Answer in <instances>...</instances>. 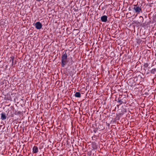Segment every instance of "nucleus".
<instances>
[{
  "instance_id": "9b49d317",
  "label": "nucleus",
  "mask_w": 156,
  "mask_h": 156,
  "mask_svg": "<svg viewBox=\"0 0 156 156\" xmlns=\"http://www.w3.org/2000/svg\"><path fill=\"white\" fill-rule=\"evenodd\" d=\"M11 59L12 60V64L13 65V63L14 58L13 57H11Z\"/></svg>"
},
{
  "instance_id": "39448f33",
  "label": "nucleus",
  "mask_w": 156,
  "mask_h": 156,
  "mask_svg": "<svg viewBox=\"0 0 156 156\" xmlns=\"http://www.w3.org/2000/svg\"><path fill=\"white\" fill-rule=\"evenodd\" d=\"M1 119L2 120H5L6 119V116L5 112H2L1 114Z\"/></svg>"
},
{
  "instance_id": "f257e3e1",
  "label": "nucleus",
  "mask_w": 156,
  "mask_h": 156,
  "mask_svg": "<svg viewBox=\"0 0 156 156\" xmlns=\"http://www.w3.org/2000/svg\"><path fill=\"white\" fill-rule=\"evenodd\" d=\"M66 51V50L64 51L61 56V66L62 67H64L66 65H67L69 62Z\"/></svg>"
},
{
  "instance_id": "ddd939ff",
  "label": "nucleus",
  "mask_w": 156,
  "mask_h": 156,
  "mask_svg": "<svg viewBox=\"0 0 156 156\" xmlns=\"http://www.w3.org/2000/svg\"><path fill=\"white\" fill-rule=\"evenodd\" d=\"M140 17L142 18H143V17L142 16H140Z\"/></svg>"
},
{
  "instance_id": "1a4fd4ad",
  "label": "nucleus",
  "mask_w": 156,
  "mask_h": 156,
  "mask_svg": "<svg viewBox=\"0 0 156 156\" xmlns=\"http://www.w3.org/2000/svg\"><path fill=\"white\" fill-rule=\"evenodd\" d=\"M149 66V64L147 63H145L144 65V66L145 68H147Z\"/></svg>"
},
{
  "instance_id": "f8f14e48",
  "label": "nucleus",
  "mask_w": 156,
  "mask_h": 156,
  "mask_svg": "<svg viewBox=\"0 0 156 156\" xmlns=\"http://www.w3.org/2000/svg\"><path fill=\"white\" fill-rule=\"evenodd\" d=\"M96 131H97V130H96V129H95L94 130V133H96Z\"/></svg>"
},
{
  "instance_id": "20e7f679",
  "label": "nucleus",
  "mask_w": 156,
  "mask_h": 156,
  "mask_svg": "<svg viewBox=\"0 0 156 156\" xmlns=\"http://www.w3.org/2000/svg\"><path fill=\"white\" fill-rule=\"evenodd\" d=\"M101 19L102 22H105L107 21L108 17L104 15L101 17Z\"/></svg>"
},
{
  "instance_id": "0eeeda50",
  "label": "nucleus",
  "mask_w": 156,
  "mask_h": 156,
  "mask_svg": "<svg viewBox=\"0 0 156 156\" xmlns=\"http://www.w3.org/2000/svg\"><path fill=\"white\" fill-rule=\"evenodd\" d=\"M75 97L78 98H80L81 97V94L80 92H76L75 94Z\"/></svg>"
},
{
  "instance_id": "6e6552de",
  "label": "nucleus",
  "mask_w": 156,
  "mask_h": 156,
  "mask_svg": "<svg viewBox=\"0 0 156 156\" xmlns=\"http://www.w3.org/2000/svg\"><path fill=\"white\" fill-rule=\"evenodd\" d=\"M156 72V68L152 69L151 71V73L152 74H154Z\"/></svg>"
},
{
  "instance_id": "f03ea898",
  "label": "nucleus",
  "mask_w": 156,
  "mask_h": 156,
  "mask_svg": "<svg viewBox=\"0 0 156 156\" xmlns=\"http://www.w3.org/2000/svg\"><path fill=\"white\" fill-rule=\"evenodd\" d=\"M133 9L137 14H139L142 10L141 7L137 6L136 5H133Z\"/></svg>"
},
{
  "instance_id": "423d86ee",
  "label": "nucleus",
  "mask_w": 156,
  "mask_h": 156,
  "mask_svg": "<svg viewBox=\"0 0 156 156\" xmlns=\"http://www.w3.org/2000/svg\"><path fill=\"white\" fill-rule=\"evenodd\" d=\"M33 152L34 153H36L38 151V147L35 146H34L33 148Z\"/></svg>"
},
{
  "instance_id": "7ed1b4c3",
  "label": "nucleus",
  "mask_w": 156,
  "mask_h": 156,
  "mask_svg": "<svg viewBox=\"0 0 156 156\" xmlns=\"http://www.w3.org/2000/svg\"><path fill=\"white\" fill-rule=\"evenodd\" d=\"M36 28L37 30H40L42 27V25L40 22H37L35 25Z\"/></svg>"
},
{
  "instance_id": "9d476101",
  "label": "nucleus",
  "mask_w": 156,
  "mask_h": 156,
  "mask_svg": "<svg viewBox=\"0 0 156 156\" xmlns=\"http://www.w3.org/2000/svg\"><path fill=\"white\" fill-rule=\"evenodd\" d=\"M118 102L120 103V104H122V101L121 100H118Z\"/></svg>"
}]
</instances>
